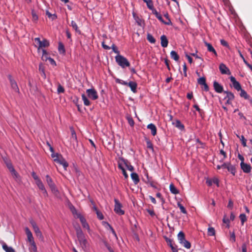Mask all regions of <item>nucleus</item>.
<instances>
[{
  "label": "nucleus",
  "instance_id": "nucleus-11",
  "mask_svg": "<svg viewBox=\"0 0 252 252\" xmlns=\"http://www.w3.org/2000/svg\"><path fill=\"white\" fill-rule=\"evenodd\" d=\"M153 13L155 15V16L161 22L164 24L166 25H171L172 22L170 20H169V21L165 22L163 20L161 15L155 9L153 10L152 11Z\"/></svg>",
  "mask_w": 252,
  "mask_h": 252
},
{
  "label": "nucleus",
  "instance_id": "nucleus-22",
  "mask_svg": "<svg viewBox=\"0 0 252 252\" xmlns=\"http://www.w3.org/2000/svg\"><path fill=\"white\" fill-rule=\"evenodd\" d=\"M161 45L162 47H166L168 44V41L167 37L165 35H162L160 36Z\"/></svg>",
  "mask_w": 252,
  "mask_h": 252
},
{
  "label": "nucleus",
  "instance_id": "nucleus-57",
  "mask_svg": "<svg viewBox=\"0 0 252 252\" xmlns=\"http://www.w3.org/2000/svg\"><path fill=\"white\" fill-rule=\"evenodd\" d=\"M30 222L31 224L33 230L36 229V228L38 227L36 223L35 222V221L34 220H33L32 219L31 220H30Z\"/></svg>",
  "mask_w": 252,
  "mask_h": 252
},
{
  "label": "nucleus",
  "instance_id": "nucleus-32",
  "mask_svg": "<svg viewBox=\"0 0 252 252\" xmlns=\"http://www.w3.org/2000/svg\"><path fill=\"white\" fill-rule=\"evenodd\" d=\"M2 249L6 252H15V250L10 247H8L6 243H3L2 245Z\"/></svg>",
  "mask_w": 252,
  "mask_h": 252
},
{
  "label": "nucleus",
  "instance_id": "nucleus-53",
  "mask_svg": "<svg viewBox=\"0 0 252 252\" xmlns=\"http://www.w3.org/2000/svg\"><path fill=\"white\" fill-rule=\"evenodd\" d=\"M32 176L35 180V183L41 180L34 172L32 173Z\"/></svg>",
  "mask_w": 252,
  "mask_h": 252
},
{
  "label": "nucleus",
  "instance_id": "nucleus-40",
  "mask_svg": "<svg viewBox=\"0 0 252 252\" xmlns=\"http://www.w3.org/2000/svg\"><path fill=\"white\" fill-rule=\"evenodd\" d=\"M69 208H70V210L71 212H72V214L73 215L75 216V217H76L77 218H78V215H81V214L77 212V210L74 207V206H73L72 205H71L70 206Z\"/></svg>",
  "mask_w": 252,
  "mask_h": 252
},
{
  "label": "nucleus",
  "instance_id": "nucleus-34",
  "mask_svg": "<svg viewBox=\"0 0 252 252\" xmlns=\"http://www.w3.org/2000/svg\"><path fill=\"white\" fill-rule=\"evenodd\" d=\"M170 57L171 59H173L176 62H178L179 60V56L177 53L175 51H172L170 52Z\"/></svg>",
  "mask_w": 252,
  "mask_h": 252
},
{
  "label": "nucleus",
  "instance_id": "nucleus-55",
  "mask_svg": "<svg viewBox=\"0 0 252 252\" xmlns=\"http://www.w3.org/2000/svg\"><path fill=\"white\" fill-rule=\"evenodd\" d=\"M57 92L59 94L64 92V89L61 84H59L58 86Z\"/></svg>",
  "mask_w": 252,
  "mask_h": 252
},
{
  "label": "nucleus",
  "instance_id": "nucleus-28",
  "mask_svg": "<svg viewBox=\"0 0 252 252\" xmlns=\"http://www.w3.org/2000/svg\"><path fill=\"white\" fill-rule=\"evenodd\" d=\"M144 2H145L147 4V6L148 8L151 10L152 11L153 10L155 9L154 7L153 1L152 0H142Z\"/></svg>",
  "mask_w": 252,
  "mask_h": 252
},
{
  "label": "nucleus",
  "instance_id": "nucleus-50",
  "mask_svg": "<svg viewBox=\"0 0 252 252\" xmlns=\"http://www.w3.org/2000/svg\"><path fill=\"white\" fill-rule=\"evenodd\" d=\"M178 206L179 207L180 211L182 213H183L184 214H186L187 213V212L185 208V207L183 206L182 204H181L180 203H178Z\"/></svg>",
  "mask_w": 252,
  "mask_h": 252
},
{
  "label": "nucleus",
  "instance_id": "nucleus-15",
  "mask_svg": "<svg viewBox=\"0 0 252 252\" xmlns=\"http://www.w3.org/2000/svg\"><path fill=\"white\" fill-rule=\"evenodd\" d=\"M25 231L27 237V242L30 243L34 242L32 234L30 229L26 227L25 228Z\"/></svg>",
  "mask_w": 252,
  "mask_h": 252
},
{
  "label": "nucleus",
  "instance_id": "nucleus-33",
  "mask_svg": "<svg viewBox=\"0 0 252 252\" xmlns=\"http://www.w3.org/2000/svg\"><path fill=\"white\" fill-rule=\"evenodd\" d=\"M70 26L72 27L73 29L76 32H77L79 34H81V32L79 29V28L75 21H71Z\"/></svg>",
  "mask_w": 252,
  "mask_h": 252
},
{
  "label": "nucleus",
  "instance_id": "nucleus-52",
  "mask_svg": "<svg viewBox=\"0 0 252 252\" xmlns=\"http://www.w3.org/2000/svg\"><path fill=\"white\" fill-rule=\"evenodd\" d=\"M198 83L200 85L205 84L206 82V78L204 77L199 78L197 80Z\"/></svg>",
  "mask_w": 252,
  "mask_h": 252
},
{
  "label": "nucleus",
  "instance_id": "nucleus-19",
  "mask_svg": "<svg viewBox=\"0 0 252 252\" xmlns=\"http://www.w3.org/2000/svg\"><path fill=\"white\" fill-rule=\"evenodd\" d=\"M240 166L244 172L249 173L251 172L252 167L250 164L242 162L240 163Z\"/></svg>",
  "mask_w": 252,
  "mask_h": 252
},
{
  "label": "nucleus",
  "instance_id": "nucleus-45",
  "mask_svg": "<svg viewBox=\"0 0 252 252\" xmlns=\"http://www.w3.org/2000/svg\"><path fill=\"white\" fill-rule=\"evenodd\" d=\"M237 136L240 139V140L242 142V144L244 147L247 146V140L245 138L244 136L243 135H241V136H239V135H237Z\"/></svg>",
  "mask_w": 252,
  "mask_h": 252
},
{
  "label": "nucleus",
  "instance_id": "nucleus-5",
  "mask_svg": "<svg viewBox=\"0 0 252 252\" xmlns=\"http://www.w3.org/2000/svg\"><path fill=\"white\" fill-rule=\"evenodd\" d=\"M46 183L49 187L52 192L55 195H57L59 193V191L57 189L56 185L54 183L52 178L49 176V175H47L46 176Z\"/></svg>",
  "mask_w": 252,
  "mask_h": 252
},
{
  "label": "nucleus",
  "instance_id": "nucleus-64",
  "mask_svg": "<svg viewBox=\"0 0 252 252\" xmlns=\"http://www.w3.org/2000/svg\"><path fill=\"white\" fill-rule=\"evenodd\" d=\"M166 241L171 248H172V247H174L173 244V241L172 240L168 239V238H166Z\"/></svg>",
  "mask_w": 252,
  "mask_h": 252
},
{
  "label": "nucleus",
  "instance_id": "nucleus-17",
  "mask_svg": "<svg viewBox=\"0 0 252 252\" xmlns=\"http://www.w3.org/2000/svg\"><path fill=\"white\" fill-rule=\"evenodd\" d=\"M219 69L222 74H230V72L229 68L224 64L220 63L219 66Z\"/></svg>",
  "mask_w": 252,
  "mask_h": 252
},
{
  "label": "nucleus",
  "instance_id": "nucleus-35",
  "mask_svg": "<svg viewBox=\"0 0 252 252\" xmlns=\"http://www.w3.org/2000/svg\"><path fill=\"white\" fill-rule=\"evenodd\" d=\"M178 239L180 243H182L185 240V235L183 232L180 231L178 234Z\"/></svg>",
  "mask_w": 252,
  "mask_h": 252
},
{
  "label": "nucleus",
  "instance_id": "nucleus-37",
  "mask_svg": "<svg viewBox=\"0 0 252 252\" xmlns=\"http://www.w3.org/2000/svg\"><path fill=\"white\" fill-rule=\"evenodd\" d=\"M227 170L231 172L232 174L235 175L236 173V168L234 165H231L230 163L228 164V166L227 167Z\"/></svg>",
  "mask_w": 252,
  "mask_h": 252
},
{
  "label": "nucleus",
  "instance_id": "nucleus-31",
  "mask_svg": "<svg viewBox=\"0 0 252 252\" xmlns=\"http://www.w3.org/2000/svg\"><path fill=\"white\" fill-rule=\"evenodd\" d=\"M29 250L30 252H37V247L35 242L30 243Z\"/></svg>",
  "mask_w": 252,
  "mask_h": 252
},
{
  "label": "nucleus",
  "instance_id": "nucleus-20",
  "mask_svg": "<svg viewBox=\"0 0 252 252\" xmlns=\"http://www.w3.org/2000/svg\"><path fill=\"white\" fill-rule=\"evenodd\" d=\"M145 182L149 184L151 187L154 189H157L158 188V183L153 181L151 178H149L148 175H147V181Z\"/></svg>",
  "mask_w": 252,
  "mask_h": 252
},
{
  "label": "nucleus",
  "instance_id": "nucleus-61",
  "mask_svg": "<svg viewBox=\"0 0 252 252\" xmlns=\"http://www.w3.org/2000/svg\"><path fill=\"white\" fill-rule=\"evenodd\" d=\"M222 221L223 222V223H226L227 224V227H229V222H230V220L229 219L227 218L225 216H224L223 218V220H222Z\"/></svg>",
  "mask_w": 252,
  "mask_h": 252
},
{
  "label": "nucleus",
  "instance_id": "nucleus-58",
  "mask_svg": "<svg viewBox=\"0 0 252 252\" xmlns=\"http://www.w3.org/2000/svg\"><path fill=\"white\" fill-rule=\"evenodd\" d=\"M97 218L100 220H102L104 219L103 214L99 211H97L96 213Z\"/></svg>",
  "mask_w": 252,
  "mask_h": 252
},
{
  "label": "nucleus",
  "instance_id": "nucleus-42",
  "mask_svg": "<svg viewBox=\"0 0 252 252\" xmlns=\"http://www.w3.org/2000/svg\"><path fill=\"white\" fill-rule=\"evenodd\" d=\"M58 50L60 53H64L65 52L63 44L62 42H59Z\"/></svg>",
  "mask_w": 252,
  "mask_h": 252
},
{
  "label": "nucleus",
  "instance_id": "nucleus-51",
  "mask_svg": "<svg viewBox=\"0 0 252 252\" xmlns=\"http://www.w3.org/2000/svg\"><path fill=\"white\" fill-rule=\"evenodd\" d=\"M107 225L109 227L110 229L111 230L112 234H113V235L114 236V237L117 239H118V237H117V234H116V233L115 232V231L114 230V229L113 228V227L108 223V222H105Z\"/></svg>",
  "mask_w": 252,
  "mask_h": 252
},
{
  "label": "nucleus",
  "instance_id": "nucleus-23",
  "mask_svg": "<svg viewBox=\"0 0 252 252\" xmlns=\"http://www.w3.org/2000/svg\"><path fill=\"white\" fill-rule=\"evenodd\" d=\"M205 45L207 47V50L209 52H212L216 57L218 56L215 49L210 43L205 42Z\"/></svg>",
  "mask_w": 252,
  "mask_h": 252
},
{
  "label": "nucleus",
  "instance_id": "nucleus-1",
  "mask_svg": "<svg viewBox=\"0 0 252 252\" xmlns=\"http://www.w3.org/2000/svg\"><path fill=\"white\" fill-rule=\"evenodd\" d=\"M75 230L79 245L82 249L85 251L89 246L87 237L85 235L80 226L76 227Z\"/></svg>",
  "mask_w": 252,
  "mask_h": 252
},
{
  "label": "nucleus",
  "instance_id": "nucleus-62",
  "mask_svg": "<svg viewBox=\"0 0 252 252\" xmlns=\"http://www.w3.org/2000/svg\"><path fill=\"white\" fill-rule=\"evenodd\" d=\"M169 63H170V61L167 58H165L164 59V63L166 64V65L167 66V68L168 70H170V65H169Z\"/></svg>",
  "mask_w": 252,
  "mask_h": 252
},
{
  "label": "nucleus",
  "instance_id": "nucleus-8",
  "mask_svg": "<svg viewBox=\"0 0 252 252\" xmlns=\"http://www.w3.org/2000/svg\"><path fill=\"white\" fill-rule=\"evenodd\" d=\"M7 77L9 81L11 89L15 92L19 93V89L15 80L10 74H8Z\"/></svg>",
  "mask_w": 252,
  "mask_h": 252
},
{
  "label": "nucleus",
  "instance_id": "nucleus-43",
  "mask_svg": "<svg viewBox=\"0 0 252 252\" xmlns=\"http://www.w3.org/2000/svg\"><path fill=\"white\" fill-rule=\"evenodd\" d=\"M207 233L209 236H214L215 235V230L214 228L212 227H209Z\"/></svg>",
  "mask_w": 252,
  "mask_h": 252
},
{
  "label": "nucleus",
  "instance_id": "nucleus-2",
  "mask_svg": "<svg viewBox=\"0 0 252 252\" xmlns=\"http://www.w3.org/2000/svg\"><path fill=\"white\" fill-rule=\"evenodd\" d=\"M51 156L54 159L55 162L62 165L64 170H66L67 167L68 166V163L61 154L59 153H52Z\"/></svg>",
  "mask_w": 252,
  "mask_h": 252
},
{
  "label": "nucleus",
  "instance_id": "nucleus-4",
  "mask_svg": "<svg viewBox=\"0 0 252 252\" xmlns=\"http://www.w3.org/2000/svg\"><path fill=\"white\" fill-rule=\"evenodd\" d=\"M116 62L122 68L128 67L130 66V63L127 59L121 55H118L115 57Z\"/></svg>",
  "mask_w": 252,
  "mask_h": 252
},
{
  "label": "nucleus",
  "instance_id": "nucleus-48",
  "mask_svg": "<svg viewBox=\"0 0 252 252\" xmlns=\"http://www.w3.org/2000/svg\"><path fill=\"white\" fill-rule=\"evenodd\" d=\"M147 38V40L151 43H155L156 42V39L151 34H148Z\"/></svg>",
  "mask_w": 252,
  "mask_h": 252
},
{
  "label": "nucleus",
  "instance_id": "nucleus-60",
  "mask_svg": "<svg viewBox=\"0 0 252 252\" xmlns=\"http://www.w3.org/2000/svg\"><path fill=\"white\" fill-rule=\"evenodd\" d=\"M239 55L240 57L243 59L244 63L247 65V66H248V65H250V63H248V62L245 60V58L244 57L243 55L242 54L241 52L239 50L238 51Z\"/></svg>",
  "mask_w": 252,
  "mask_h": 252
},
{
  "label": "nucleus",
  "instance_id": "nucleus-26",
  "mask_svg": "<svg viewBox=\"0 0 252 252\" xmlns=\"http://www.w3.org/2000/svg\"><path fill=\"white\" fill-rule=\"evenodd\" d=\"M10 172L12 174V175L13 177L15 179V180L17 182H20L21 181V178L18 174V173L16 171L14 168L12 169L10 171Z\"/></svg>",
  "mask_w": 252,
  "mask_h": 252
},
{
  "label": "nucleus",
  "instance_id": "nucleus-49",
  "mask_svg": "<svg viewBox=\"0 0 252 252\" xmlns=\"http://www.w3.org/2000/svg\"><path fill=\"white\" fill-rule=\"evenodd\" d=\"M181 244H182L184 247L187 249H189L191 247L190 243L186 240H184L183 243Z\"/></svg>",
  "mask_w": 252,
  "mask_h": 252
},
{
  "label": "nucleus",
  "instance_id": "nucleus-12",
  "mask_svg": "<svg viewBox=\"0 0 252 252\" xmlns=\"http://www.w3.org/2000/svg\"><path fill=\"white\" fill-rule=\"evenodd\" d=\"M118 162H122V165H125L128 170L130 171H133L134 170L133 166L130 164L127 159H126L123 158H120Z\"/></svg>",
  "mask_w": 252,
  "mask_h": 252
},
{
  "label": "nucleus",
  "instance_id": "nucleus-14",
  "mask_svg": "<svg viewBox=\"0 0 252 252\" xmlns=\"http://www.w3.org/2000/svg\"><path fill=\"white\" fill-rule=\"evenodd\" d=\"M78 218L79 219L82 226L84 228H86L88 232H89L90 230V226L89 224L87 222L85 218L81 215H78Z\"/></svg>",
  "mask_w": 252,
  "mask_h": 252
},
{
  "label": "nucleus",
  "instance_id": "nucleus-21",
  "mask_svg": "<svg viewBox=\"0 0 252 252\" xmlns=\"http://www.w3.org/2000/svg\"><path fill=\"white\" fill-rule=\"evenodd\" d=\"M172 125L181 130H184L185 129L184 125L182 124L181 121L179 120H176L175 122H173Z\"/></svg>",
  "mask_w": 252,
  "mask_h": 252
},
{
  "label": "nucleus",
  "instance_id": "nucleus-38",
  "mask_svg": "<svg viewBox=\"0 0 252 252\" xmlns=\"http://www.w3.org/2000/svg\"><path fill=\"white\" fill-rule=\"evenodd\" d=\"M42 58H41L42 60L43 61H45L49 60V58H50V57H48V54L46 52V51L44 49H42Z\"/></svg>",
  "mask_w": 252,
  "mask_h": 252
},
{
  "label": "nucleus",
  "instance_id": "nucleus-10",
  "mask_svg": "<svg viewBox=\"0 0 252 252\" xmlns=\"http://www.w3.org/2000/svg\"><path fill=\"white\" fill-rule=\"evenodd\" d=\"M86 93L88 97L93 100H96L98 97L97 92L94 88L87 89Z\"/></svg>",
  "mask_w": 252,
  "mask_h": 252
},
{
  "label": "nucleus",
  "instance_id": "nucleus-16",
  "mask_svg": "<svg viewBox=\"0 0 252 252\" xmlns=\"http://www.w3.org/2000/svg\"><path fill=\"white\" fill-rule=\"evenodd\" d=\"M230 81L232 82L233 84V86L235 89H236L237 91H239L241 90V86L240 84L236 81V79L233 76H231L230 77Z\"/></svg>",
  "mask_w": 252,
  "mask_h": 252
},
{
  "label": "nucleus",
  "instance_id": "nucleus-39",
  "mask_svg": "<svg viewBox=\"0 0 252 252\" xmlns=\"http://www.w3.org/2000/svg\"><path fill=\"white\" fill-rule=\"evenodd\" d=\"M82 98L84 104L86 106H89L91 104V102L89 101V100L88 99L87 96L85 95V94H82Z\"/></svg>",
  "mask_w": 252,
  "mask_h": 252
},
{
  "label": "nucleus",
  "instance_id": "nucleus-9",
  "mask_svg": "<svg viewBox=\"0 0 252 252\" xmlns=\"http://www.w3.org/2000/svg\"><path fill=\"white\" fill-rule=\"evenodd\" d=\"M223 93L226 94V96L224 98V99H226L225 104L228 105H231L232 101L235 98L234 94L231 92L229 91H224Z\"/></svg>",
  "mask_w": 252,
  "mask_h": 252
},
{
  "label": "nucleus",
  "instance_id": "nucleus-25",
  "mask_svg": "<svg viewBox=\"0 0 252 252\" xmlns=\"http://www.w3.org/2000/svg\"><path fill=\"white\" fill-rule=\"evenodd\" d=\"M36 237L41 241L44 240V237L42 234L41 231L40 230L39 227L36 228L33 230Z\"/></svg>",
  "mask_w": 252,
  "mask_h": 252
},
{
  "label": "nucleus",
  "instance_id": "nucleus-24",
  "mask_svg": "<svg viewBox=\"0 0 252 252\" xmlns=\"http://www.w3.org/2000/svg\"><path fill=\"white\" fill-rule=\"evenodd\" d=\"M147 128L151 130V134L153 136H155L157 134V127L154 124L152 123L149 124L147 126Z\"/></svg>",
  "mask_w": 252,
  "mask_h": 252
},
{
  "label": "nucleus",
  "instance_id": "nucleus-56",
  "mask_svg": "<svg viewBox=\"0 0 252 252\" xmlns=\"http://www.w3.org/2000/svg\"><path fill=\"white\" fill-rule=\"evenodd\" d=\"M112 50H113V51L117 54L118 55H120L119 53H120V52L118 50V48H117V47L116 46V45L114 44H113L111 46V47H110Z\"/></svg>",
  "mask_w": 252,
  "mask_h": 252
},
{
  "label": "nucleus",
  "instance_id": "nucleus-13",
  "mask_svg": "<svg viewBox=\"0 0 252 252\" xmlns=\"http://www.w3.org/2000/svg\"><path fill=\"white\" fill-rule=\"evenodd\" d=\"M40 190L42 191L44 197H48V194L41 180L35 183Z\"/></svg>",
  "mask_w": 252,
  "mask_h": 252
},
{
  "label": "nucleus",
  "instance_id": "nucleus-44",
  "mask_svg": "<svg viewBox=\"0 0 252 252\" xmlns=\"http://www.w3.org/2000/svg\"><path fill=\"white\" fill-rule=\"evenodd\" d=\"M249 244V241L247 243L245 242L242 244L241 246V251L240 252H247V246Z\"/></svg>",
  "mask_w": 252,
  "mask_h": 252
},
{
  "label": "nucleus",
  "instance_id": "nucleus-29",
  "mask_svg": "<svg viewBox=\"0 0 252 252\" xmlns=\"http://www.w3.org/2000/svg\"><path fill=\"white\" fill-rule=\"evenodd\" d=\"M2 158L9 171L14 168L11 161L6 157H3Z\"/></svg>",
  "mask_w": 252,
  "mask_h": 252
},
{
  "label": "nucleus",
  "instance_id": "nucleus-41",
  "mask_svg": "<svg viewBox=\"0 0 252 252\" xmlns=\"http://www.w3.org/2000/svg\"><path fill=\"white\" fill-rule=\"evenodd\" d=\"M240 91H241L240 95L242 97H244L246 99H249L250 95L248 94L244 90L241 89Z\"/></svg>",
  "mask_w": 252,
  "mask_h": 252
},
{
  "label": "nucleus",
  "instance_id": "nucleus-46",
  "mask_svg": "<svg viewBox=\"0 0 252 252\" xmlns=\"http://www.w3.org/2000/svg\"><path fill=\"white\" fill-rule=\"evenodd\" d=\"M239 218L241 221V224L243 225L244 222L247 220V217L245 214H240Z\"/></svg>",
  "mask_w": 252,
  "mask_h": 252
},
{
  "label": "nucleus",
  "instance_id": "nucleus-59",
  "mask_svg": "<svg viewBox=\"0 0 252 252\" xmlns=\"http://www.w3.org/2000/svg\"><path fill=\"white\" fill-rule=\"evenodd\" d=\"M230 241L232 242H235L236 241V236L234 232H230Z\"/></svg>",
  "mask_w": 252,
  "mask_h": 252
},
{
  "label": "nucleus",
  "instance_id": "nucleus-7",
  "mask_svg": "<svg viewBox=\"0 0 252 252\" xmlns=\"http://www.w3.org/2000/svg\"><path fill=\"white\" fill-rule=\"evenodd\" d=\"M115 202V206H114V211L115 213L119 215H123L125 214V211L122 209V205L119 202V201L117 199H114Z\"/></svg>",
  "mask_w": 252,
  "mask_h": 252
},
{
  "label": "nucleus",
  "instance_id": "nucleus-47",
  "mask_svg": "<svg viewBox=\"0 0 252 252\" xmlns=\"http://www.w3.org/2000/svg\"><path fill=\"white\" fill-rule=\"evenodd\" d=\"M46 15L49 18H51L52 20H54L57 18V16L55 14H52L49 11H46Z\"/></svg>",
  "mask_w": 252,
  "mask_h": 252
},
{
  "label": "nucleus",
  "instance_id": "nucleus-30",
  "mask_svg": "<svg viewBox=\"0 0 252 252\" xmlns=\"http://www.w3.org/2000/svg\"><path fill=\"white\" fill-rule=\"evenodd\" d=\"M118 168L122 170L125 179H127L128 177V174H127L123 165H122V162H118Z\"/></svg>",
  "mask_w": 252,
  "mask_h": 252
},
{
  "label": "nucleus",
  "instance_id": "nucleus-27",
  "mask_svg": "<svg viewBox=\"0 0 252 252\" xmlns=\"http://www.w3.org/2000/svg\"><path fill=\"white\" fill-rule=\"evenodd\" d=\"M130 176L134 184L137 185L139 182L140 181L138 174L136 173L133 172L131 174Z\"/></svg>",
  "mask_w": 252,
  "mask_h": 252
},
{
  "label": "nucleus",
  "instance_id": "nucleus-54",
  "mask_svg": "<svg viewBox=\"0 0 252 252\" xmlns=\"http://www.w3.org/2000/svg\"><path fill=\"white\" fill-rule=\"evenodd\" d=\"M127 120L128 121V124L130 126H133L134 125V122L132 119V118L130 116L127 117Z\"/></svg>",
  "mask_w": 252,
  "mask_h": 252
},
{
  "label": "nucleus",
  "instance_id": "nucleus-3",
  "mask_svg": "<svg viewBox=\"0 0 252 252\" xmlns=\"http://www.w3.org/2000/svg\"><path fill=\"white\" fill-rule=\"evenodd\" d=\"M115 81L117 83L128 86L133 93H135L136 92L137 84L135 82L130 81L129 82H127L119 78H116Z\"/></svg>",
  "mask_w": 252,
  "mask_h": 252
},
{
  "label": "nucleus",
  "instance_id": "nucleus-18",
  "mask_svg": "<svg viewBox=\"0 0 252 252\" xmlns=\"http://www.w3.org/2000/svg\"><path fill=\"white\" fill-rule=\"evenodd\" d=\"M213 87L215 91L218 93H221L223 92V88L222 86L220 84L216 81H214L213 83Z\"/></svg>",
  "mask_w": 252,
  "mask_h": 252
},
{
  "label": "nucleus",
  "instance_id": "nucleus-36",
  "mask_svg": "<svg viewBox=\"0 0 252 252\" xmlns=\"http://www.w3.org/2000/svg\"><path fill=\"white\" fill-rule=\"evenodd\" d=\"M169 189L170 192L174 194H177L179 193L178 190L176 189V188L174 186V185L173 184L170 185Z\"/></svg>",
  "mask_w": 252,
  "mask_h": 252
},
{
  "label": "nucleus",
  "instance_id": "nucleus-6",
  "mask_svg": "<svg viewBox=\"0 0 252 252\" xmlns=\"http://www.w3.org/2000/svg\"><path fill=\"white\" fill-rule=\"evenodd\" d=\"M35 42L38 45V51H39L42 50L43 47H47L49 46V42L46 39H44L42 41L40 40L39 37H36L34 39Z\"/></svg>",
  "mask_w": 252,
  "mask_h": 252
},
{
  "label": "nucleus",
  "instance_id": "nucleus-63",
  "mask_svg": "<svg viewBox=\"0 0 252 252\" xmlns=\"http://www.w3.org/2000/svg\"><path fill=\"white\" fill-rule=\"evenodd\" d=\"M220 42L222 46L228 47V48L229 47L227 42L225 40H224V39H221Z\"/></svg>",
  "mask_w": 252,
  "mask_h": 252
}]
</instances>
